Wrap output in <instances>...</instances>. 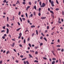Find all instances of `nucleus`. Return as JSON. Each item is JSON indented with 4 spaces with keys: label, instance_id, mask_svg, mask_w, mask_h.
Instances as JSON below:
<instances>
[{
    "label": "nucleus",
    "instance_id": "49530a36",
    "mask_svg": "<svg viewBox=\"0 0 64 64\" xmlns=\"http://www.w3.org/2000/svg\"><path fill=\"white\" fill-rule=\"evenodd\" d=\"M20 57L21 58H23V57H24V56H20Z\"/></svg>",
    "mask_w": 64,
    "mask_h": 64
},
{
    "label": "nucleus",
    "instance_id": "8fccbe9b",
    "mask_svg": "<svg viewBox=\"0 0 64 64\" xmlns=\"http://www.w3.org/2000/svg\"><path fill=\"white\" fill-rule=\"evenodd\" d=\"M4 26L3 27V28L4 29H5V26Z\"/></svg>",
    "mask_w": 64,
    "mask_h": 64
},
{
    "label": "nucleus",
    "instance_id": "412c9836",
    "mask_svg": "<svg viewBox=\"0 0 64 64\" xmlns=\"http://www.w3.org/2000/svg\"><path fill=\"white\" fill-rule=\"evenodd\" d=\"M31 28H33L34 27H35V26H31Z\"/></svg>",
    "mask_w": 64,
    "mask_h": 64
},
{
    "label": "nucleus",
    "instance_id": "680f3d73",
    "mask_svg": "<svg viewBox=\"0 0 64 64\" xmlns=\"http://www.w3.org/2000/svg\"><path fill=\"white\" fill-rule=\"evenodd\" d=\"M52 60H56V58H52Z\"/></svg>",
    "mask_w": 64,
    "mask_h": 64
},
{
    "label": "nucleus",
    "instance_id": "bb28decb",
    "mask_svg": "<svg viewBox=\"0 0 64 64\" xmlns=\"http://www.w3.org/2000/svg\"><path fill=\"white\" fill-rule=\"evenodd\" d=\"M52 17H53V18H54V15L52 14Z\"/></svg>",
    "mask_w": 64,
    "mask_h": 64
},
{
    "label": "nucleus",
    "instance_id": "bf43d9fd",
    "mask_svg": "<svg viewBox=\"0 0 64 64\" xmlns=\"http://www.w3.org/2000/svg\"><path fill=\"white\" fill-rule=\"evenodd\" d=\"M17 2L18 3V4H20V2H19V1L18 0L17 1Z\"/></svg>",
    "mask_w": 64,
    "mask_h": 64
},
{
    "label": "nucleus",
    "instance_id": "aec40b11",
    "mask_svg": "<svg viewBox=\"0 0 64 64\" xmlns=\"http://www.w3.org/2000/svg\"><path fill=\"white\" fill-rule=\"evenodd\" d=\"M26 18H28V14H27V13H26Z\"/></svg>",
    "mask_w": 64,
    "mask_h": 64
},
{
    "label": "nucleus",
    "instance_id": "f257e3e1",
    "mask_svg": "<svg viewBox=\"0 0 64 64\" xmlns=\"http://www.w3.org/2000/svg\"><path fill=\"white\" fill-rule=\"evenodd\" d=\"M51 4L52 6V7H54V1H52L51 2Z\"/></svg>",
    "mask_w": 64,
    "mask_h": 64
},
{
    "label": "nucleus",
    "instance_id": "69168bd1",
    "mask_svg": "<svg viewBox=\"0 0 64 64\" xmlns=\"http://www.w3.org/2000/svg\"><path fill=\"white\" fill-rule=\"evenodd\" d=\"M58 60H57L56 61V63H58Z\"/></svg>",
    "mask_w": 64,
    "mask_h": 64
},
{
    "label": "nucleus",
    "instance_id": "1a4fd4ad",
    "mask_svg": "<svg viewBox=\"0 0 64 64\" xmlns=\"http://www.w3.org/2000/svg\"><path fill=\"white\" fill-rule=\"evenodd\" d=\"M20 29H21V28H18L16 30V31H18L19 30H20Z\"/></svg>",
    "mask_w": 64,
    "mask_h": 64
},
{
    "label": "nucleus",
    "instance_id": "c756f323",
    "mask_svg": "<svg viewBox=\"0 0 64 64\" xmlns=\"http://www.w3.org/2000/svg\"><path fill=\"white\" fill-rule=\"evenodd\" d=\"M59 62H60V63H61L62 62H61V60L60 59H59Z\"/></svg>",
    "mask_w": 64,
    "mask_h": 64
},
{
    "label": "nucleus",
    "instance_id": "b1692460",
    "mask_svg": "<svg viewBox=\"0 0 64 64\" xmlns=\"http://www.w3.org/2000/svg\"><path fill=\"white\" fill-rule=\"evenodd\" d=\"M58 22L59 23H60V24H61V22L60 21V20H58Z\"/></svg>",
    "mask_w": 64,
    "mask_h": 64
},
{
    "label": "nucleus",
    "instance_id": "5fc2aeb1",
    "mask_svg": "<svg viewBox=\"0 0 64 64\" xmlns=\"http://www.w3.org/2000/svg\"><path fill=\"white\" fill-rule=\"evenodd\" d=\"M18 23L19 26H20V23L19 22H18Z\"/></svg>",
    "mask_w": 64,
    "mask_h": 64
},
{
    "label": "nucleus",
    "instance_id": "f8f14e48",
    "mask_svg": "<svg viewBox=\"0 0 64 64\" xmlns=\"http://www.w3.org/2000/svg\"><path fill=\"white\" fill-rule=\"evenodd\" d=\"M24 44H25V43H26V40H25V39H24Z\"/></svg>",
    "mask_w": 64,
    "mask_h": 64
},
{
    "label": "nucleus",
    "instance_id": "37998d69",
    "mask_svg": "<svg viewBox=\"0 0 64 64\" xmlns=\"http://www.w3.org/2000/svg\"><path fill=\"white\" fill-rule=\"evenodd\" d=\"M19 35L20 36H21L22 35V34L21 33H20L19 34Z\"/></svg>",
    "mask_w": 64,
    "mask_h": 64
},
{
    "label": "nucleus",
    "instance_id": "423d86ee",
    "mask_svg": "<svg viewBox=\"0 0 64 64\" xmlns=\"http://www.w3.org/2000/svg\"><path fill=\"white\" fill-rule=\"evenodd\" d=\"M28 30H26V31H25V34H28V33H27V32H28Z\"/></svg>",
    "mask_w": 64,
    "mask_h": 64
},
{
    "label": "nucleus",
    "instance_id": "c9c22d12",
    "mask_svg": "<svg viewBox=\"0 0 64 64\" xmlns=\"http://www.w3.org/2000/svg\"><path fill=\"white\" fill-rule=\"evenodd\" d=\"M42 45H43V43H41L40 44V46H42Z\"/></svg>",
    "mask_w": 64,
    "mask_h": 64
},
{
    "label": "nucleus",
    "instance_id": "9b49d317",
    "mask_svg": "<svg viewBox=\"0 0 64 64\" xmlns=\"http://www.w3.org/2000/svg\"><path fill=\"white\" fill-rule=\"evenodd\" d=\"M56 1L57 4H59V2H58V1L57 0H56Z\"/></svg>",
    "mask_w": 64,
    "mask_h": 64
},
{
    "label": "nucleus",
    "instance_id": "a211bd4d",
    "mask_svg": "<svg viewBox=\"0 0 64 64\" xmlns=\"http://www.w3.org/2000/svg\"><path fill=\"white\" fill-rule=\"evenodd\" d=\"M59 10V9L58 8H56V11H57L58 10Z\"/></svg>",
    "mask_w": 64,
    "mask_h": 64
},
{
    "label": "nucleus",
    "instance_id": "e2e57ef3",
    "mask_svg": "<svg viewBox=\"0 0 64 64\" xmlns=\"http://www.w3.org/2000/svg\"><path fill=\"white\" fill-rule=\"evenodd\" d=\"M50 9H52V10H53L54 9V8H52V7H50Z\"/></svg>",
    "mask_w": 64,
    "mask_h": 64
},
{
    "label": "nucleus",
    "instance_id": "9d476101",
    "mask_svg": "<svg viewBox=\"0 0 64 64\" xmlns=\"http://www.w3.org/2000/svg\"><path fill=\"white\" fill-rule=\"evenodd\" d=\"M55 63V61H54L52 62V64H54Z\"/></svg>",
    "mask_w": 64,
    "mask_h": 64
},
{
    "label": "nucleus",
    "instance_id": "a18cd8bd",
    "mask_svg": "<svg viewBox=\"0 0 64 64\" xmlns=\"http://www.w3.org/2000/svg\"><path fill=\"white\" fill-rule=\"evenodd\" d=\"M2 39H5V37L4 36H2Z\"/></svg>",
    "mask_w": 64,
    "mask_h": 64
},
{
    "label": "nucleus",
    "instance_id": "a19ab883",
    "mask_svg": "<svg viewBox=\"0 0 64 64\" xmlns=\"http://www.w3.org/2000/svg\"><path fill=\"white\" fill-rule=\"evenodd\" d=\"M57 47H61V46L60 45H57L56 46Z\"/></svg>",
    "mask_w": 64,
    "mask_h": 64
},
{
    "label": "nucleus",
    "instance_id": "3c124183",
    "mask_svg": "<svg viewBox=\"0 0 64 64\" xmlns=\"http://www.w3.org/2000/svg\"><path fill=\"white\" fill-rule=\"evenodd\" d=\"M38 15L39 16H41V14L40 13H39L38 14Z\"/></svg>",
    "mask_w": 64,
    "mask_h": 64
},
{
    "label": "nucleus",
    "instance_id": "c03bdc74",
    "mask_svg": "<svg viewBox=\"0 0 64 64\" xmlns=\"http://www.w3.org/2000/svg\"><path fill=\"white\" fill-rule=\"evenodd\" d=\"M40 7H41V6H42V5H41V2H40Z\"/></svg>",
    "mask_w": 64,
    "mask_h": 64
},
{
    "label": "nucleus",
    "instance_id": "338daca9",
    "mask_svg": "<svg viewBox=\"0 0 64 64\" xmlns=\"http://www.w3.org/2000/svg\"><path fill=\"white\" fill-rule=\"evenodd\" d=\"M19 46H20V47H22V45H21V44H20Z\"/></svg>",
    "mask_w": 64,
    "mask_h": 64
},
{
    "label": "nucleus",
    "instance_id": "6e6d98bb",
    "mask_svg": "<svg viewBox=\"0 0 64 64\" xmlns=\"http://www.w3.org/2000/svg\"><path fill=\"white\" fill-rule=\"evenodd\" d=\"M43 58L45 60H46V59H47V58Z\"/></svg>",
    "mask_w": 64,
    "mask_h": 64
},
{
    "label": "nucleus",
    "instance_id": "7ed1b4c3",
    "mask_svg": "<svg viewBox=\"0 0 64 64\" xmlns=\"http://www.w3.org/2000/svg\"><path fill=\"white\" fill-rule=\"evenodd\" d=\"M6 33L7 34H8V33H9V29L8 28H6Z\"/></svg>",
    "mask_w": 64,
    "mask_h": 64
},
{
    "label": "nucleus",
    "instance_id": "a878e982",
    "mask_svg": "<svg viewBox=\"0 0 64 64\" xmlns=\"http://www.w3.org/2000/svg\"><path fill=\"white\" fill-rule=\"evenodd\" d=\"M7 20L8 22V21L9 20V18L8 17H7Z\"/></svg>",
    "mask_w": 64,
    "mask_h": 64
},
{
    "label": "nucleus",
    "instance_id": "c85d7f7f",
    "mask_svg": "<svg viewBox=\"0 0 64 64\" xmlns=\"http://www.w3.org/2000/svg\"><path fill=\"white\" fill-rule=\"evenodd\" d=\"M27 40L28 41H29L30 40V38H28V39H27Z\"/></svg>",
    "mask_w": 64,
    "mask_h": 64
},
{
    "label": "nucleus",
    "instance_id": "0e129e2a",
    "mask_svg": "<svg viewBox=\"0 0 64 64\" xmlns=\"http://www.w3.org/2000/svg\"><path fill=\"white\" fill-rule=\"evenodd\" d=\"M41 34L42 35V36H44V34H43V33H42Z\"/></svg>",
    "mask_w": 64,
    "mask_h": 64
},
{
    "label": "nucleus",
    "instance_id": "7c9ffc66",
    "mask_svg": "<svg viewBox=\"0 0 64 64\" xmlns=\"http://www.w3.org/2000/svg\"><path fill=\"white\" fill-rule=\"evenodd\" d=\"M5 30H2L1 31V32H5Z\"/></svg>",
    "mask_w": 64,
    "mask_h": 64
},
{
    "label": "nucleus",
    "instance_id": "de8ad7c7",
    "mask_svg": "<svg viewBox=\"0 0 64 64\" xmlns=\"http://www.w3.org/2000/svg\"><path fill=\"white\" fill-rule=\"evenodd\" d=\"M34 15H35H35H36L35 12H34Z\"/></svg>",
    "mask_w": 64,
    "mask_h": 64
},
{
    "label": "nucleus",
    "instance_id": "393cba45",
    "mask_svg": "<svg viewBox=\"0 0 64 64\" xmlns=\"http://www.w3.org/2000/svg\"><path fill=\"white\" fill-rule=\"evenodd\" d=\"M34 8L35 10H36V6H34Z\"/></svg>",
    "mask_w": 64,
    "mask_h": 64
},
{
    "label": "nucleus",
    "instance_id": "0eeeda50",
    "mask_svg": "<svg viewBox=\"0 0 64 64\" xmlns=\"http://www.w3.org/2000/svg\"><path fill=\"white\" fill-rule=\"evenodd\" d=\"M52 53L53 54H54V56H55L56 55L55 53H54V51H52Z\"/></svg>",
    "mask_w": 64,
    "mask_h": 64
},
{
    "label": "nucleus",
    "instance_id": "6e6552de",
    "mask_svg": "<svg viewBox=\"0 0 64 64\" xmlns=\"http://www.w3.org/2000/svg\"><path fill=\"white\" fill-rule=\"evenodd\" d=\"M30 6H28L26 9V10H27L29 8H30Z\"/></svg>",
    "mask_w": 64,
    "mask_h": 64
},
{
    "label": "nucleus",
    "instance_id": "4468645a",
    "mask_svg": "<svg viewBox=\"0 0 64 64\" xmlns=\"http://www.w3.org/2000/svg\"><path fill=\"white\" fill-rule=\"evenodd\" d=\"M30 52H32L33 53L34 52V51L33 50H30Z\"/></svg>",
    "mask_w": 64,
    "mask_h": 64
},
{
    "label": "nucleus",
    "instance_id": "864d4df0",
    "mask_svg": "<svg viewBox=\"0 0 64 64\" xmlns=\"http://www.w3.org/2000/svg\"><path fill=\"white\" fill-rule=\"evenodd\" d=\"M58 21H60V20H61V18H58Z\"/></svg>",
    "mask_w": 64,
    "mask_h": 64
},
{
    "label": "nucleus",
    "instance_id": "f3484780",
    "mask_svg": "<svg viewBox=\"0 0 64 64\" xmlns=\"http://www.w3.org/2000/svg\"><path fill=\"white\" fill-rule=\"evenodd\" d=\"M26 62L27 64H29V62L28 61H26Z\"/></svg>",
    "mask_w": 64,
    "mask_h": 64
},
{
    "label": "nucleus",
    "instance_id": "39448f33",
    "mask_svg": "<svg viewBox=\"0 0 64 64\" xmlns=\"http://www.w3.org/2000/svg\"><path fill=\"white\" fill-rule=\"evenodd\" d=\"M32 16H33V14H31L29 16V18H31V17H32Z\"/></svg>",
    "mask_w": 64,
    "mask_h": 64
},
{
    "label": "nucleus",
    "instance_id": "ddd939ff",
    "mask_svg": "<svg viewBox=\"0 0 64 64\" xmlns=\"http://www.w3.org/2000/svg\"><path fill=\"white\" fill-rule=\"evenodd\" d=\"M28 4H29V5H31V2H29V3H28Z\"/></svg>",
    "mask_w": 64,
    "mask_h": 64
},
{
    "label": "nucleus",
    "instance_id": "2f4dec72",
    "mask_svg": "<svg viewBox=\"0 0 64 64\" xmlns=\"http://www.w3.org/2000/svg\"><path fill=\"white\" fill-rule=\"evenodd\" d=\"M6 2V0H4L3 1V3H5Z\"/></svg>",
    "mask_w": 64,
    "mask_h": 64
},
{
    "label": "nucleus",
    "instance_id": "58836bf2",
    "mask_svg": "<svg viewBox=\"0 0 64 64\" xmlns=\"http://www.w3.org/2000/svg\"><path fill=\"white\" fill-rule=\"evenodd\" d=\"M47 29H49V26H48L47 27Z\"/></svg>",
    "mask_w": 64,
    "mask_h": 64
},
{
    "label": "nucleus",
    "instance_id": "09e8293b",
    "mask_svg": "<svg viewBox=\"0 0 64 64\" xmlns=\"http://www.w3.org/2000/svg\"><path fill=\"white\" fill-rule=\"evenodd\" d=\"M8 53H9V51H8L6 52V54H8Z\"/></svg>",
    "mask_w": 64,
    "mask_h": 64
},
{
    "label": "nucleus",
    "instance_id": "e433bc0d",
    "mask_svg": "<svg viewBox=\"0 0 64 64\" xmlns=\"http://www.w3.org/2000/svg\"><path fill=\"white\" fill-rule=\"evenodd\" d=\"M34 62H38V61L36 60H34Z\"/></svg>",
    "mask_w": 64,
    "mask_h": 64
},
{
    "label": "nucleus",
    "instance_id": "603ef678",
    "mask_svg": "<svg viewBox=\"0 0 64 64\" xmlns=\"http://www.w3.org/2000/svg\"><path fill=\"white\" fill-rule=\"evenodd\" d=\"M14 52H17L16 50L15 49H14Z\"/></svg>",
    "mask_w": 64,
    "mask_h": 64
},
{
    "label": "nucleus",
    "instance_id": "6ab92c4d",
    "mask_svg": "<svg viewBox=\"0 0 64 64\" xmlns=\"http://www.w3.org/2000/svg\"><path fill=\"white\" fill-rule=\"evenodd\" d=\"M15 18V17L13 16L12 18V20L13 21H14V19Z\"/></svg>",
    "mask_w": 64,
    "mask_h": 64
},
{
    "label": "nucleus",
    "instance_id": "5701e85b",
    "mask_svg": "<svg viewBox=\"0 0 64 64\" xmlns=\"http://www.w3.org/2000/svg\"><path fill=\"white\" fill-rule=\"evenodd\" d=\"M55 28V26H54V27H53V28H52V30H53V29H54Z\"/></svg>",
    "mask_w": 64,
    "mask_h": 64
},
{
    "label": "nucleus",
    "instance_id": "f704fd0d",
    "mask_svg": "<svg viewBox=\"0 0 64 64\" xmlns=\"http://www.w3.org/2000/svg\"><path fill=\"white\" fill-rule=\"evenodd\" d=\"M22 4H24V5H25L26 4V3L25 2H22Z\"/></svg>",
    "mask_w": 64,
    "mask_h": 64
},
{
    "label": "nucleus",
    "instance_id": "473e14b6",
    "mask_svg": "<svg viewBox=\"0 0 64 64\" xmlns=\"http://www.w3.org/2000/svg\"><path fill=\"white\" fill-rule=\"evenodd\" d=\"M36 35H38V31H37V30H36Z\"/></svg>",
    "mask_w": 64,
    "mask_h": 64
},
{
    "label": "nucleus",
    "instance_id": "cd10ccee",
    "mask_svg": "<svg viewBox=\"0 0 64 64\" xmlns=\"http://www.w3.org/2000/svg\"><path fill=\"white\" fill-rule=\"evenodd\" d=\"M28 45L30 47H31V44H29Z\"/></svg>",
    "mask_w": 64,
    "mask_h": 64
},
{
    "label": "nucleus",
    "instance_id": "4d7b16f0",
    "mask_svg": "<svg viewBox=\"0 0 64 64\" xmlns=\"http://www.w3.org/2000/svg\"><path fill=\"white\" fill-rule=\"evenodd\" d=\"M16 63H18V60H16Z\"/></svg>",
    "mask_w": 64,
    "mask_h": 64
},
{
    "label": "nucleus",
    "instance_id": "ea45409f",
    "mask_svg": "<svg viewBox=\"0 0 64 64\" xmlns=\"http://www.w3.org/2000/svg\"><path fill=\"white\" fill-rule=\"evenodd\" d=\"M20 14H21V12H18V15H20Z\"/></svg>",
    "mask_w": 64,
    "mask_h": 64
},
{
    "label": "nucleus",
    "instance_id": "2eb2a0df",
    "mask_svg": "<svg viewBox=\"0 0 64 64\" xmlns=\"http://www.w3.org/2000/svg\"><path fill=\"white\" fill-rule=\"evenodd\" d=\"M50 13H52V14H54V12H53L52 11H50Z\"/></svg>",
    "mask_w": 64,
    "mask_h": 64
},
{
    "label": "nucleus",
    "instance_id": "dca6fc26",
    "mask_svg": "<svg viewBox=\"0 0 64 64\" xmlns=\"http://www.w3.org/2000/svg\"><path fill=\"white\" fill-rule=\"evenodd\" d=\"M29 56H30V58H32V57H32V56L30 54H29Z\"/></svg>",
    "mask_w": 64,
    "mask_h": 64
},
{
    "label": "nucleus",
    "instance_id": "13d9d810",
    "mask_svg": "<svg viewBox=\"0 0 64 64\" xmlns=\"http://www.w3.org/2000/svg\"><path fill=\"white\" fill-rule=\"evenodd\" d=\"M26 58H22V60H24L26 59Z\"/></svg>",
    "mask_w": 64,
    "mask_h": 64
},
{
    "label": "nucleus",
    "instance_id": "20e7f679",
    "mask_svg": "<svg viewBox=\"0 0 64 64\" xmlns=\"http://www.w3.org/2000/svg\"><path fill=\"white\" fill-rule=\"evenodd\" d=\"M46 18V17L42 16L41 17V19H44Z\"/></svg>",
    "mask_w": 64,
    "mask_h": 64
},
{
    "label": "nucleus",
    "instance_id": "052dcab7",
    "mask_svg": "<svg viewBox=\"0 0 64 64\" xmlns=\"http://www.w3.org/2000/svg\"><path fill=\"white\" fill-rule=\"evenodd\" d=\"M38 53V52H35V54H37Z\"/></svg>",
    "mask_w": 64,
    "mask_h": 64
},
{
    "label": "nucleus",
    "instance_id": "4be33fe9",
    "mask_svg": "<svg viewBox=\"0 0 64 64\" xmlns=\"http://www.w3.org/2000/svg\"><path fill=\"white\" fill-rule=\"evenodd\" d=\"M20 22H22V19H21V18H20Z\"/></svg>",
    "mask_w": 64,
    "mask_h": 64
},
{
    "label": "nucleus",
    "instance_id": "f03ea898",
    "mask_svg": "<svg viewBox=\"0 0 64 64\" xmlns=\"http://www.w3.org/2000/svg\"><path fill=\"white\" fill-rule=\"evenodd\" d=\"M41 7H45V4L43 3L42 4V6H41Z\"/></svg>",
    "mask_w": 64,
    "mask_h": 64
},
{
    "label": "nucleus",
    "instance_id": "4c0bfd02",
    "mask_svg": "<svg viewBox=\"0 0 64 64\" xmlns=\"http://www.w3.org/2000/svg\"><path fill=\"white\" fill-rule=\"evenodd\" d=\"M22 20H24V21H25V18H22Z\"/></svg>",
    "mask_w": 64,
    "mask_h": 64
},
{
    "label": "nucleus",
    "instance_id": "774afa93",
    "mask_svg": "<svg viewBox=\"0 0 64 64\" xmlns=\"http://www.w3.org/2000/svg\"><path fill=\"white\" fill-rule=\"evenodd\" d=\"M60 28V29H62V30H63V28L61 27Z\"/></svg>",
    "mask_w": 64,
    "mask_h": 64
},
{
    "label": "nucleus",
    "instance_id": "79ce46f5",
    "mask_svg": "<svg viewBox=\"0 0 64 64\" xmlns=\"http://www.w3.org/2000/svg\"><path fill=\"white\" fill-rule=\"evenodd\" d=\"M27 22H28V23H30V21H29V20H27Z\"/></svg>",
    "mask_w": 64,
    "mask_h": 64
},
{
    "label": "nucleus",
    "instance_id": "72a5a7b5",
    "mask_svg": "<svg viewBox=\"0 0 64 64\" xmlns=\"http://www.w3.org/2000/svg\"><path fill=\"white\" fill-rule=\"evenodd\" d=\"M44 40H45V41H47V39H46V38H44Z\"/></svg>",
    "mask_w": 64,
    "mask_h": 64
}]
</instances>
